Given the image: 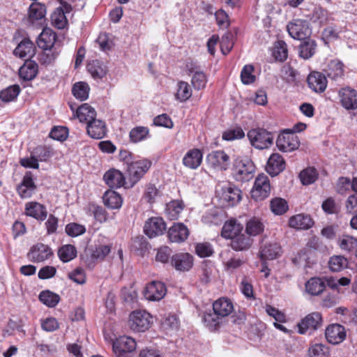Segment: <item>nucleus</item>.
Wrapping results in <instances>:
<instances>
[{"label":"nucleus","instance_id":"680f3d73","mask_svg":"<svg viewBox=\"0 0 357 357\" xmlns=\"http://www.w3.org/2000/svg\"><path fill=\"white\" fill-rule=\"evenodd\" d=\"M245 137V132L241 127H235L225 130L222 134V139L227 141L242 139Z\"/></svg>","mask_w":357,"mask_h":357},{"label":"nucleus","instance_id":"e2e57ef3","mask_svg":"<svg viewBox=\"0 0 357 357\" xmlns=\"http://www.w3.org/2000/svg\"><path fill=\"white\" fill-rule=\"evenodd\" d=\"M351 189V181L348 177L341 176L336 183V192L339 195H345Z\"/></svg>","mask_w":357,"mask_h":357},{"label":"nucleus","instance_id":"f03ea898","mask_svg":"<svg viewBox=\"0 0 357 357\" xmlns=\"http://www.w3.org/2000/svg\"><path fill=\"white\" fill-rule=\"evenodd\" d=\"M216 197L224 206H234L242 199V192L231 183L219 184L215 190Z\"/></svg>","mask_w":357,"mask_h":357},{"label":"nucleus","instance_id":"423d86ee","mask_svg":"<svg viewBox=\"0 0 357 357\" xmlns=\"http://www.w3.org/2000/svg\"><path fill=\"white\" fill-rule=\"evenodd\" d=\"M152 317L144 310L133 311L129 316V326L135 332H144L148 330L151 323Z\"/></svg>","mask_w":357,"mask_h":357},{"label":"nucleus","instance_id":"a211bd4d","mask_svg":"<svg viewBox=\"0 0 357 357\" xmlns=\"http://www.w3.org/2000/svg\"><path fill=\"white\" fill-rule=\"evenodd\" d=\"M36 185L34 183L33 174L27 172L24 176L22 182L17 185V191L22 199H27L35 192Z\"/></svg>","mask_w":357,"mask_h":357},{"label":"nucleus","instance_id":"c03bdc74","mask_svg":"<svg viewBox=\"0 0 357 357\" xmlns=\"http://www.w3.org/2000/svg\"><path fill=\"white\" fill-rule=\"evenodd\" d=\"M90 88L86 82L75 83L72 89L73 96L78 100L84 101L89 98Z\"/></svg>","mask_w":357,"mask_h":357},{"label":"nucleus","instance_id":"f257e3e1","mask_svg":"<svg viewBox=\"0 0 357 357\" xmlns=\"http://www.w3.org/2000/svg\"><path fill=\"white\" fill-rule=\"evenodd\" d=\"M234 310L231 301L225 298H220L213 304V312L204 314L203 321L211 331L216 330L222 323L225 317Z\"/></svg>","mask_w":357,"mask_h":357},{"label":"nucleus","instance_id":"2eb2a0df","mask_svg":"<svg viewBox=\"0 0 357 357\" xmlns=\"http://www.w3.org/2000/svg\"><path fill=\"white\" fill-rule=\"evenodd\" d=\"M189 230L183 223H174L167 231L168 239L172 243H181L184 242L189 236Z\"/></svg>","mask_w":357,"mask_h":357},{"label":"nucleus","instance_id":"864d4df0","mask_svg":"<svg viewBox=\"0 0 357 357\" xmlns=\"http://www.w3.org/2000/svg\"><path fill=\"white\" fill-rule=\"evenodd\" d=\"M20 92V88L18 85L8 86L0 92V99L5 102L13 101L17 98Z\"/></svg>","mask_w":357,"mask_h":357},{"label":"nucleus","instance_id":"1a4fd4ad","mask_svg":"<svg viewBox=\"0 0 357 357\" xmlns=\"http://www.w3.org/2000/svg\"><path fill=\"white\" fill-rule=\"evenodd\" d=\"M206 162L217 170L226 171L230 165V158L224 151H213L207 155Z\"/></svg>","mask_w":357,"mask_h":357},{"label":"nucleus","instance_id":"5fc2aeb1","mask_svg":"<svg viewBox=\"0 0 357 357\" xmlns=\"http://www.w3.org/2000/svg\"><path fill=\"white\" fill-rule=\"evenodd\" d=\"M299 177L301 183L307 185L315 182L318 178V173L315 168L308 167L301 172Z\"/></svg>","mask_w":357,"mask_h":357},{"label":"nucleus","instance_id":"37998d69","mask_svg":"<svg viewBox=\"0 0 357 357\" xmlns=\"http://www.w3.org/2000/svg\"><path fill=\"white\" fill-rule=\"evenodd\" d=\"M192 96V89L188 82L180 81L177 84V90L175 94L176 99L180 102H185Z\"/></svg>","mask_w":357,"mask_h":357},{"label":"nucleus","instance_id":"603ef678","mask_svg":"<svg viewBox=\"0 0 357 357\" xmlns=\"http://www.w3.org/2000/svg\"><path fill=\"white\" fill-rule=\"evenodd\" d=\"M58 255L63 262H68L77 256V250L72 245H65L59 248Z\"/></svg>","mask_w":357,"mask_h":357},{"label":"nucleus","instance_id":"72a5a7b5","mask_svg":"<svg viewBox=\"0 0 357 357\" xmlns=\"http://www.w3.org/2000/svg\"><path fill=\"white\" fill-rule=\"evenodd\" d=\"M76 116L80 122L88 124L96 119V112L89 104L84 103L77 108Z\"/></svg>","mask_w":357,"mask_h":357},{"label":"nucleus","instance_id":"13d9d810","mask_svg":"<svg viewBox=\"0 0 357 357\" xmlns=\"http://www.w3.org/2000/svg\"><path fill=\"white\" fill-rule=\"evenodd\" d=\"M338 243L342 250L349 252L357 247V238L351 236L343 235L339 238Z\"/></svg>","mask_w":357,"mask_h":357},{"label":"nucleus","instance_id":"dca6fc26","mask_svg":"<svg viewBox=\"0 0 357 357\" xmlns=\"http://www.w3.org/2000/svg\"><path fill=\"white\" fill-rule=\"evenodd\" d=\"M341 105L346 109H357V91L351 87L342 88L339 91Z\"/></svg>","mask_w":357,"mask_h":357},{"label":"nucleus","instance_id":"bf43d9fd","mask_svg":"<svg viewBox=\"0 0 357 357\" xmlns=\"http://www.w3.org/2000/svg\"><path fill=\"white\" fill-rule=\"evenodd\" d=\"M310 17L313 22H317L322 25L326 24L328 20V13L321 7H314Z\"/></svg>","mask_w":357,"mask_h":357},{"label":"nucleus","instance_id":"58836bf2","mask_svg":"<svg viewBox=\"0 0 357 357\" xmlns=\"http://www.w3.org/2000/svg\"><path fill=\"white\" fill-rule=\"evenodd\" d=\"M89 73L95 79H101L107 74V68L98 60L92 61L87 65Z\"/></svg>","mask_w":357,"mask_h":357},{"label":"nucleus","instance_id":"393cba45","mask_svg":"<svg viewBox=\"0 0 357 357\" xmlns=\"http://www.w3.org/2000/svg\"><path fill=\"white\" fill-rule=\"evenodd\" d=\"M203 154L199 149H193L188 151L183 158V164L188 168L195 169L202 163Z\"/></svg>","mask_w":357,"mask_h":357},{"label":"nucleus","instance_id":"338daca9","mask_svg":"<svg viewBox=\"0 0 357 357\" xmlns=\"http://www.w3.org/2000/svg\"><path fill=\"white\" fill-rule=\"evenodd\" d=\"M197 255L200 257H208L213 255V249L209 243H199L195 246Z\"/></svg>","mask_w":357,"mask_h":357},{"label":"nucleus","instance_id":"a18cd8bd","mask_svg":"<svg viewBox=\"0 0 357 357\" xmlns=\"http://www.w3.org/2000/svg\"><path fill=\"white\" fill-rule=\"evenodd\" d=\"M183 209L182 202L178 200H174L167 204L165 213L169 219L175 220L178 218Z\"/></svg>","mask_w":357,"mask_h":357},{"label":"nucleus","instance_id":"ea45409f","mask_svg":"<svg viewBox=\"0 0 357 357\" xmlns=\"http://www.w3.org/2000/svg\"><path fill=\"white\" fill-rule=\"evenodd\" d=\"M324 288V282L321 278H312L305 284L306 291L313 296H317L321 294Z\"/></svg>","mask_w":357,"mask_h":357},{"label":"nucleus","instance_id":"4468645a","mask_svg":"<svg viewBox=\"0 0 357 357\" xmlns=\"http://www.w3.org/2000/svg\"><path fill=\"white\" fill-rule=\"evenodd\" d=\"M52 255V250L48 245L37 243L31 248L27 256L30 261L38 263L49 259Z\"/></svg>","mask_w":357,"mask_h":357},{"label":"nucleus","instance_id":"c756f323","mask_svg":"<svg viewBox=\"0 0 357 357\" xmlns=\"http://www.w3.org/2000/svg\"><path fill=\"white\" fill-rule=\"evenodd\" d=\"M243 229V227L236 220H230L223 225L221 234L222 237L232 240L241 233Z\"/></svg>","mask_w":357,"mask_h":357},{"label":"nucleus","instance_id":"2f4dec72","mask_svg":"<svg viewBox=\"0 0 357 357\" xmlns=\"http://www.w3.org/2000/svg\"><path fill=\"white\" fill-rule=\"evenodd\" d=\"M16 56L23 59L32 57L35 54L34 44L28 38H24L14 50Z\"/></svg>","mask_w":357,"mask_h":357},{"label":"nucleus","instance_id":"f3484780","mask_svg":"<svg viewBox=\"0 0 357 357\" xmlns=\"http://www.w3.org/2000/svg\"><path fill=\"white\" fill-rule=\"evenodd\" d=\"M166 287L164 283L153 281L147 284L144 289V296L149 301H159L166 294Z\"/></svg>","mask_w":357,"mask_h":357},{"label":"nucleus","instance_id":"052dcab7","mask_svg":"<svg viewBox=\"0 0 357 357\" xmlns=\"http://www.w3.org/2000/svg\"><path fill=\"white\" fill-rule=\"evenodd\" d=\"M234 35L231 32H227L225 33L220 40V49L223 54H227L233 48Z\"/></svg>","mask_w":357,"mask_h":357},{"label":"nucleus","instance_id":"5701e85b","mask_svg":"<svg viewBox=\"0 0 357 357\" xmlns=\"http://www.w3.org/2000/svg\"><path fill=\"white\" fill-rule=\"evenodd\" d=\"M106 184L112 188H119L126 184L123 174L119 170L112 169L106 172L103 176Z\"/></svg>","mask_w":357,"mask_h":357},{"label":"nucleus","instance_id":"aec40b11","mask_svg":"<svg viewBox=\"0 0 357 357\" xmlns=\"http://www.w3.org/2000/svg\"><path fill=\"white\" fill-rule=\"evenodd\" d=\"M327 341L332 344H337L342 342L346 337L344 328L337 324L328 326L325 332Z\"/></svg>","mask_w":357,"mask_h":357},{"label":"nucleus","instance_id":"8fccbe9b","mask_svg":"<svg viewBox=\"0 0 357 357\" xmlns=\"http://www.w3.org/2000/svg\"><path fill=\"white\" fill-rule=\"evenodd\" d=\"M271 211L275 215H282L285 213L289 206L284 199L280 197H275L271 199L270 203Z\"/></svg>","mask_w":357,"mask_h":357},{"label":"nucleus","instance_id":"e433bc0d","mask_svg":"<svg viewBox=\"0 0 357 357\" xmlns=\"http://www.w3.org/2000/svg\"><path fill=\"white\" fill-rule=\"evenodd\" d=\"M252 244V239L244 234H239L231 241V247L236 251L248 250Z\"/></svg>","mask_w":357,"mask_h":357},{"label":"nucleus","instance_id":"9b49d317","mask_svg":"<svg viewBox=\"0 0 357 357\" xmlns=\"http://www.w3.org/2000/svg\"><path fill=\"white\" fill-rule=\"evenodd\" d=\"M276 145L282 152H291L299 147V141L296 135L287 131L279 135Z\"/></svg>","mask_w":357,"mask_h":357},{"label":"nucleus","instance_id":"0e129e2a","mask_svg":"<svg viewBox=\"0 0 357 357\" xmlns=\"http://www.w3.org/2000/svg\"><path fill=\"white\" fill-rule=\"evenodd\" d=\"M254 67L252 65L245 66L241 73V81L245 84H250L255 82V76L252 74Z\"/></svg>","mask_w":357,"mask_h":357},{"label":"nucleus","instance_id":"6e6552de","mask_svg":"<svg viewBox=\"0 0 357 357\" xmlns=\"http://www.w3.org/2000/svg\"><path fill=\"white\" fill-rule=\"evenodd\" d=\"M152 162L147 159H142L130 162L128 166V172L131 186L137 183L150 169Z\"/></svg>","mask_w":357,"mask_h":357},{"label":"nucleus","instance_id":"09e8293b","mask_svg":"<svg viewBox=\"0 0 357 357\" xmlns=\"http://www.w3.org/2000/svg\"><path fill=\"white\" fill-rule=\"evenodd\" d=\"M273 56L276 61H284L288 56L287 45L283 40H278L275 43Z\"/></svg>","mask_w":357,"mask_h":357},{"label":"nucleus","instance_id":"0eeeda50","mask_svg":"<svg viewBox=\"0 0 357 357\" xmlns=\"http://www.w3.org/2000/svg\"><path fill=\"white\" fill-rule=\"evenodd\" d=\"M271 192V185L268 177L264 174H259L255 178L251 191L252 197L256 201H261L267 198Z\"/></svg>","mask_w":357,"mask_h":357},{"label":"nucleus","instance_id":"ddd939ff","mask_svg":"<svg viewBox=\"0 0 357 357\" xmlns=\"http://www.w3.org/2000/svg\"><path fill=\"white\" fill-rule=\"evenodd\" d=\"M321 324L322 317L319 312L310 313L298 324V333L305 334L307 330H317Z\"/></svg>","mask_w":357,"mask_h":357},{"label":"nucleus","instance_id":"cd10ccee","mask_svg":"<svg viewBox=\"0 0 357 357\" xmlns=\"http://www.w3.org/2000/svg\"><path fill=\"white\" fill-rule=\"evenodd\" d=\"M86 131L91 137L102 139L106 135L105 124L102 121L95 119L87 124Z\"/></svg>","mask_w":357,"mask_h":357},{"label":"nucleus","instance_id":"79ce46f5","mask_svg":"<svg viewBox=\"0 0 357 357\" xmlns=\"http://www.w3.org/2000/svg\"><path fill=\"white\" fill-rule=\"evenodd\" d=\"M129 137L130 141L134 143L145 140L150 137L149 129L145 126L135 127L130 131Z\"/></svg>","mask_w":357,"mask_h":357},{"label":"nucleus","instance_id":"f704fd0d","mask_svg":"<svg viewBox=\"0 0 357 357\" xmlns=\"http://www.w3.org/2000/svg\"><path fill=\"white\" fill-rule=\"evenodd\" d=\"M316 48L317 43L315 40L307 38V40L301 42L298 46L299 56L304 59H308L315 54Z\"/></svg>","mask_w":357,"mask_h":357},{"label":"nucleus","instance_id":"473e14b6","mask_svg":"<svg viewBox=\"0 0 357 357\" xmlns=\"http://www.w3.org/2000/svg\"><path fill=\"white\" fill-rule=\"evenodd\" d=\"M313 223L310 216L305 214H298L289 220V225L297 229H307L313 225Z\"/></svg>","mask_w":357,"mask_h":357},{"label":"nucleus","instance_id":"c85d7f7f","mask_svg":"<svg viewBox=\"0 0 357 357\" xmlns=\"http://www.w3.org/2000/svg\"><path fill=\"white\" fill-rule=\"evenodd\" d=\"M136 349L135 340L128 336H120L112 343V349L116 351H130L132 352Z\"/></svg>","mask_w":357,"mask_h":357},{"label":"nucleus","instance_id":"69168bd1","mask_svg":"<svg viewBox=\"0 0 357 357\" xmlns=\"http://www.w3.org/2000/svg\"><path fill=\"white\" fill-rule=\"evenodd\" d=\"M111 252L109 245H100L97 246L91 254V257L97 260H103Z\"/></svg>","mask_w":357,"mask_h":357},{"label":"nucleus","instance_id":"774afa93","mask_svg":"<svg viewBox=\"0 0 357 357\" xmlns=\"http://www.w3.org/2000/svg\"><path fill=\"white\" fill-rule=\"evenodd\" d=\"M346 213L348 214L357 213V193L350 195L344 202Z\"/></svg>","mask_w":357,"mask_h":357},{"label":"nucleus","instance_id":"3c124183","mask_svg":"<svg viewBox=\"0 0 357 357\" xmlns=\"http://www.w3.org/2000/svg\"><path fill=\"white\" fill-rule=\"evenodd\" d=\"M264 229V224L259 219L253 218L248 221L245 231L249 236H255L261 234Z\"/></svg>","mask_w":357,"mask_h":357},{"label":"nucleus","instance_id":"a19ab883","mask_svg":"<svg viewBox=\"0 0 357 357\" xmlns=\"http://www.w3.org/2000/svg\"><path fill=\"white\" fill-rule=\"evenodd\" d=\"M38 298L41 303L49 307H55L60 301V296L50 290L41 291Z\"/></svg>","mask_w":357,"mask_h":357},{"label":"nucleus","instance_id":"6e6d98bb","mask_svg":"<svg viewBox=\"0 0 357 357\" xmlns=\"http://www.w3.org/2000/svg\"><path fill=\"white\" fill-rule=\"evenodd\" d=\"M190 71L194 73L191 80L193 87L197 90L203 89L207 82L206 75L202 71L197 70L195 68L190 69Z\"/></svg>","mask_w":357,"mask_h":357},{"label":"nucleus","instance_id":"6ab92c4d","mask_svg":"<svg viewBox=\"0 0 357 357\" xmlns=\"http://www.w3.org/2000/svg\"><path fill=\"white\" fill-rule=\"evenodd\" d=\"M172 266L178 271H188L193 265V257L188 253H177L171 259Z\"/></svg>","mask_w":357,"mask_h":357},{"label":"nucleus","instance_id":"4be33fe9","mask_svg":"<svg viewBox=\"0 0 357 357\" xmlns=\"http://www.w3.org/2000/svg\"><path fill=\"white\" fill-rule=\"evenodd\" d=\"M309 87L316 93L324 92L327 86V79L324 75L319 72H313L307 77Z\"/></svg>","mask_w":357,"mask_h":357},{"label":"nucleus","instance_id":"f8f14e48","mask_svg":"<svg viewBox=\"0 0 357 357\" xmlns=\"http://www.w3.org/2000/svg\"><path fill=\"white\" fill-rule=\"evenodd\" d=\"M166 229L165 221L159 217L149 218L144 227V233L149 238H154L163 234Z\"/></svg>","mask_w":357,"mask_h":357},{"label":"nucleus","instance_id":"bb28decb","mask_svg":"<svg viewBox=\"0 0 357 357\" xmlns=\"http://www.w3.org/2000/svg\"><path fill=\"white\" fill-rule=\"evenodd\" d=\"M25 211L27 215L38 220H44L47 215L45 207L43 204L36 202H31L26 204Z\"/></svg>","mask_w":357,"mask_h":357},{"label":"nucleus","instance_id":"412c9836","mask_svg":"<svg viewBox=\"0 0 357 357\" xmlns=\"http://www.w3.org/2000/svg\"><path fill=\"white\" fill-rule=\"evenodd\" d=\"M285 169V161L284 158L279 153H273L269 157L266 169V172L271 176H275L278 175Z\"/></svg>","mask_w":357,"mask_h":357},{"label":"nucleus","instance_id":"de8ad7c7","mask_svg":"<svg viewBox=\"0 0 357 357\" xmlns=\"http://www.w3.org/2000/svg\"><path fill=\"white\" fill-rule=\"evenodd\" d=\"M51 20L54 26L59 29L65 28L68 23L64 11L61 7L54 10L51 15Z\"/></svg>","mask_w":357,"mask_h":357},{"label":"nucleus","instance_id":"39448f33","mask_svg":"<svg viewBox=\"0 0 357 357\" xmlns=\"http://www.w3.org/2000/svg\"><path fill=\"white\" fill-rule=\"evenodd\" d=\"M287 30L291 38L300 40L309 38L312 33L309 22L302 19L292 20L287 24Z\"/></svg>","mask_w":357,"mask_h":357},{"label":"nucleus","instance_id":"9d476101","mask_svg":"<svg viewBox=\"0 0 357 357\" xmlns=\"http://www.w3.org/2000/svg\"><path fill=\"white\" fill-rule=\"evenodd\" d=\"M46 8L39 2L32 3L29 8L27 22L30 26H43L45 22Z\"/></svg>","mask_w":357,"mask_h":357},{"label":"nucleus","instance_id":"a878e982","mask_svg":"<svg viewBox=\"0 0 357 357\" xmlns=\"http://www.w3.org/2000/svg\"><path fill=\"white\" fill-rule=\"evenodd\" d=\"M328 78L334 81H339L344 77V65L339 60H331L325 70Z\"/></svg>","mask_w":357,"mask_h":357},{"label":"nucleus","instance_id":"20e7f679","mask_svg":"<svg viewBox=\"0 0 357 357\" xmlns=\"http://www.w3.org/2000/svg\"><path fill=\"white\" fill-rule=\"evenodd\" d=\"M247 136L251 145L257 149H268L273 143V135L264 128L252 129Z\"/></svg>","mask_w":357,"mask_h":357},{"label":"nucleus","instance_id":"c9c22d12","mask_svg":"<svg viewBox=\"0 0 357 357\" xmlns=\"http://www.w3.org/2000/svg\"><path fill=\"white\" fill-rule=\"evenodd\" d=\"M104 204L112 209H119L121 207L123 199L119 194L113 190H107L102 197Z\"/></svg>","mask_w":357,"mask_h":357},{"label":"nucleus","instance_id":"b1692460","mask_svg":"<svg viewBox=\"0 0 357 357\" xmlns=\"http://www.w3.org/2000/svg\"><path fill=\"white\" fill-rule=\"evenodd\" d=\"M56 40V34L51 29H43L39 35L37 44L40 48L44 50H49L53 47Z\"/></svg>","mask_w":357,"mask_h":357},{"label":"nucleus","instance_id":"7ed1b4c3","mask_svg":"<svg viewBox=\"0 0 357 357\" xmlns=\"http://www.w3.org/2000/svg\"><path fill=\"white\" fill-rule=\"evenodd\" d=\"M255 172L253 162L248 158H237L234 162L233 176L236 181L247 182L251 180Z\"/></svg>","mask_w":357,"mask_h":357},{"label":"nucleus","instance_id":"4d7b16f0","mask_svg":"<svg viewBox=\"0 0 357 357\" xmlns=\"http://www.w3.org/2000/svg\"><path fill=\"white\" fill-rule=\"evenodd\" d=\"M310 357H327L329 354L328 347L321 343L312 344L308 350Z\"/></svg>","mask_w":357,"mask_h":357},{"label":"nucleus","instance_id":"7c9ffc66","mask_svg":"<svg viewBox=\"0 0 357 357\" xmlns=\"http://www.w3.org/2000/svg\"><path fill=\"white\" fill-rule=\"evenodd\" d=\"M38 64L31 60L26 61L24 65L20 68L19 74L20 77L25 80H32L38 74Z\"/></svg>","mask_w":357,"mask_h":357},{"label":"nucleus","instance_id":"49530a36","mask_svg":"<svg viewBox=\"0 0 357 357\" xmlns=\"http://www.w3.org/2000/svg\"><path fill=\"white\" fill-rule=\"evenodd\" d=\"M348 266L347 258L340 255L331 257L328 261V267L333 272H340L346 268Z\"/></svg>","mask_w":357,"mask_h":357},{"label":"nucleus","instance_id":"4c0bfd02","mask_svg":"<svg viewBox=\"0 0 357 357\" xmlns=\"http://www.w3.org/2000/svg\"><path fill=\"white\" fill-rule=\"evenodd\" d=\"M280 252L281 248L278 243L266 244L260 250V257L262 260H273L280 255Z\"/></svg>","mask_w":357,"mask_h":357}]
</instances>
